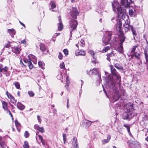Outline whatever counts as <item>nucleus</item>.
<instances>
[{"label":"nucleus","instance_id":"obj_59","mask_svg":"<svg viewBox=\"0 0 148 148\" xmlns=\"http://www.w3.org/2000/svg\"><path fill=\"white\" fill-rule=\"evenodd\" d=\"M130 127H128V128H127V130L128 131V133H129V134L130 135H132L131 134L130 132Z\"/></svg>","mask_w":148,"mask_h":148},{"label":"nucleus","instance_id":"obj_36","mask_svg":"<svg viewBox=\"0 0 148 148\" xmlns=\"http://www.w3.org/2000/svg\"><path fill=\"white\" fill-rule=\"evenodd\" d=\"M23 147L24 148H29L28 143L27 141H25L24 142V144L23 145Z\"/></svg>","mask_w":148,"mask_h":148},{"label":"nucleus","instance_id":"obj_21","mask_svg":"<svg viewBox=\"0 0 148 148\" xmlns=\"http://www.w3.org/2000/svg\"><path fill=\"white\" fill-rule=\"evenodd\" d=\"M8 69L7 66L3 68L2 66H0V72L5 74L8 71Z\"/></svg>","mask_w":148,"mask_h":148},{"label":"nucleus","instance_id":"obj_42","mask_svg":"<svg viewBox=\"0 0 148 148\" xmlns=\"http://www.w3.org/2000/svg\"><path fill=\"white\" fill-rule=\"evenodd\" d=\"M134 14V12L132 9H130L129 10V14L131 16H133Z\"/></svg>","mask_w":148,"mask_h":148},{"label":"nucleus","instance_id":"obj_31","mask_svg":"<svg viewBox=\"0 0 148 148\" xmlns=\"http://www.w3.org/2000/svg\"><path fill=\"white\" fill-rule=\"evenodd\" d=\"M38 136L42 145L44 146H45V140L43 139L42 137L40 135H38Z\"/></svg>","mask_w":148,"mask_h":148},{"label":"nucleus","instance_id":"obj_24","mask_svg":"<svg viewBox=\"0 0 148 148\" xmlns=\"http://www.w3.org/2000/svg\"><path fill=\"white\" fill-rule=\"evenodd\" d=\"M111 136L110 135L108 134L107 136V139L103 140L102 141V142L103 144H105L108 143L109 140H110Z\"/></svg>","mask_w":148,"mask_h":148},{"label":"nucleus","instance_id":"obj_4","mask_svg":"<svg viewBox=\"0 0 148 148\" xmlns=\"http://www.w3.org/2000/svg\"><path fill=\"white\" fill-rule=\"evenodd\" d=\"M69 25L71 28L70 33L71 34L72 32L76 29L78 25V22L77 20L71 19L69 21Z\"/></svg>","mask_w":148,"mask_h":148},{"label":"nucleus","instance_id":"obj_27","mask_svg":"<svg viewBox=\"0 0 148 148\" xmlns=\"http://www.w3.org/2000/svg\"><path fill=\"white\" fill-rule=\"evenodd\" d=\"M2 104L3 106V108L5 110H7L8 109L7 108V103L4 101H3L2 102Z\"/></svg>","mask_w":148,"mask_h":148},{"label":"nucleus","instance_id":"obj_19","mask_svg":"<svg viewBox=\"0 0 148 148\" xmlns=\"http://www.w3.org/2000/svg\"><path fill=\"white\" fill-rule=\"evenodd\" d=\"M17 107L19 110H23L25 108L24 105L19 102H18L17 104Z\"/></svg>","mask_w":148,"mask_h":148},{"label":"nucleus","instance_id":"obj_18","mask_svg":"<svg viewBox=\"0 0 148 148\" xmlns=\"http://www.w3.org/2000/svg\"><path fill=\"white\" fill-rule=\"evenodd\" d=\"M34 129L38 130L39 132L42 133H43L44 132V130L43 127H40L38 125H35L34 126Z\"/></svg>","mask_w":148,"mask_h":148},{"label":"nucleus","instance_id":"obj_37","mask_svg":"<svg viewBox=\"0 0 148 148\" xmlns=\"http://www.w3.org/2000/svg\"><path fill=\"white\" fill-rule=\"evenodd\" d=\"M131 29L132 32V34L134 36H136L137 33L135 30H134V28L132 26H131Z\"/></svg>","mask_w":148,"mask_h":148},{"label":"nucleus","instance_id":"obj_22","mask_svg":"<svg viewBox=\"0 0 148 148\" xmlns=\"http://www.w3.org/2000/svg\"><path fill=\"white\" fill-rule=\"evenodd\" d=\"M144 54L146 60L145 64L148 66V52L147 51L145 50L144 51Z\"/></svg>","mask_w":148,"mask_h":148},{"label":"nucleus","instance_id":"obj_48","mask_svg":"<svg viewBox=\"0 0 148 148\" xmlns=\"http://www.w3.org/2000/svg\"><path fill=\"white\" fill-rule=\"evenodd\" d=\"M60 66L61 69H62L65 68V65L64 63L62 62V63H61L60 65Z\"/></svg>","mask_w":148,"mask_h":148},{"label":"nucleus","instance_id":"obj_40","mask_svg":"<svg viewBox=\"0 0 148 148\" xmlns=\"http://www.w3.org/2000/svg\"><path fill=\"white\" fill-rule=\"evenodd\" d=\"M29 133L27 131H26L25 132L24 136L26 138H28L29 136Z\"/></svg>","mask_w":148,"mask_h":148},{"label":"nucleus","instance_id":"obj_44","mask_svg":"<svg viewBox=\"0 0 148 148\" xmlns=\"http://www.w3.org/2000/svg\"><path fill=\"white\" fill-rule=\"evenodd\" d=\"M92 122L90 121H89L88 120H86V124L88 125L87 126H86V127L88 128L91 125Z\"/></svg>","mask_w":148,"mask_h":148},{"label":"nucleus","instance_id":"obj_17","mask_svg":"<svg viewBox=\"0 0 148 148\" xmlns=\"http://www.w3.org/2000/svg\"><path fill=\"white\" fill-rule=\"evenodd\" d=\"M126 37L123 33H121L119 35V39L120 42V44H123V42L125 40Z\"/></svg>","mask_w":148,"mask_h":148},{"label":"nucleus","instance_id":"obj_34","mask_svg":"<svg viewBox=\"0 0 148 148\" xmlns=\"http://www.w3.org/2000/svg\"><path fill=\"white\" fill-rule=\"evenodd\" d=\"M15 123L16 126L17 128H19L21 127L20 124L17 120H15Z\"/></svg>","mask_w":148,"mask_h":148},{"label":"nucleus","instance_id":"obj_26","mask_svg":"<svg viewBox=\"0 0 148 148\" xmlns=\"http://www.w3.org/2000/svg\"><path fill=\"white\" fill-rule=\"evenodd\" d=\"M26 62L28 66L30 69H32L33 68V66L31 61L27 60Z\"/></svg>","mask_w":148,"mask_h":148},{"label":"nucleus","instance_id":"obj_39","mask_svg":"<svg viewBox=\"0 0 148 148\" xmlns=\"http://www.w3.org/2000/svg\"><path fill=\"white\" fill-rule=\"evenodd\" d=\"M123 44H120V47L119 48V51H120V53H122L123 52Z\"/></svg>","mask_w":148,"mask_h":148},{"label":"nucleus","instance_id":"obj_28","mask_svg":"<svg viewBox=\"0 0 148 148\" xmlns=\"http://www.w3.org/2000/svg\"><path fill=\"white\" fill-rule=\"evenodd\" d=\"M8 32L12 36V35L13 36L15 34V31L13 29H8Z\"/></svg>","mask_w":148,"mask_h":148},{"label":"nucleus","instance_id":"obj_8","mask_svg":"<svg viewBox=\"0 0 148 148\" xmlns=\"http://www.w3.org/2000/svg\"><path fill=\"white\" fill-rule=\"evenodd\" d=\"M116 21L117 23L115 25L116 29L118 32H120L121 29L122 23L120 20L118 19L116 20Z\"/></svg>","mask_w":148,"mask_h":148},{"label":"nucleus","instance_id":"obj_6","mask_svg":"<svg viewBox=\"0 0 148 148\" xmlns=\"http://www.w3.org/2000/svg\"><path fill=\"white\" fill-rule=\"evenodd\" d=\"M70 15L72 17L76 19L77 16L79 15V12H78L76 8L72 7L70 9Z\"/></svg>","mask_w":148,"mask_h":148},{"label":"nucleus","instance_id":"obj_63","mask_svg":"<svg viewBox=\"0 0 148 148\" xmlns=\"http://www.w3.org/2000/svg\"><path fill=\"white\" fill-rule=\"evenodd\" d=\"M66 81H67L69 83V79L68 76L66 78Z\"/></svg>","mask_w":148,"mask_h":148},{"label":"nucleus","instance_id":"obj_30","mask_svg":"<svg viewBox=\"0 0 148 148\" xmlns=\"http://www.w3.org/2000/svg\"><path fill=\"white\" fill-rule=\"evenodd\" d=\"M40 50L44 52L46 50V48L45 45L43 43H40Z\"/></svg>","mask_w":148,"mask_h":148},{"label":"nucleus","instance_id":"obj_11","mask_svg":"<svg viewBox=\"0 0 148 148\" xmlns=\"http://www.w3.org/2000/svg\"><path fill=\"white\" fill-rule=\"evenodd\" d=\"M127 143L130 146L133 147H136L139 144V143L136 141L132 140L128 141Z\"/></svg>","mask_w":148,"mask_h":148},{"label":"nucleus","instance_id":"obj_38","mask_svg":"<svg viewBox=\"0 0 148 148\" xmlns=\"http://www.w3.org/2000/svg\"><path fill=\"white\" fill-rule=\"evenodd\" d=\"M28 94L29 96L30 97H33L34 95V93L32 91H28Z\"/></svg>","mask_w":148,"mask_h":148},{"label":"nucleus","instance_id":"obj_55","mask_svg":"<svg viewBox=\"0 0 148 148\" xmlns=\"http://www.w3.org/2000/svg\"><path fill=\"white\" fill-rule=\"evenodd\" d=\"M69 83L67 81H66V84L65 86V87H66V88L67 89V90L68 89V87L69 86Z\"/></svg>","mask_w":148,"mask_h":148},{"label":"nucleus","instance_id":"obj_32","mask_svg":"<svg viewBox=\"0 0 148 148\" xmlns=\"http://www.w3.org/2000/svg\"><path fill=\"white\" fill-rule=\"evenodd\" d=\"M38 65L42 69H44V64L41 61H40L38 62Z\"/></svg>","mask_w":148,"mask_h":148},{"label":"nucleus","instance_id":"obj_35","mask_svg":"<svg viewBox=\"0 0 148 148\" xmlns=\"http://www.w3.org/2000/svg\"><path fill=\"white\" fill-rule=\"evenodd\" d=\"M14 85L16 88L18 89H19L20 88V84L18 82H16L14 83Z\"/></svg>","mask_w":148,"mask_h":148},{"label":"nucleus","instance_id":"obj_16","mask_svg":"<svg viewBox=\"0 0 148 148\" xmlns=\"http://www.w3.org/2000/svg\"><path fill=\"white\" fill-rule=\"evenodd\" d=\"M72 145L74 148H78V143L76 137H74L72 142Z\"/></svg>","mask_w":148,"mask_h":148},{"label":"nucleus","instance_id":"obj_33","mask_svg":"<svg viewBox=\"0 0 148 148\" xmlns=\"http://www.w3.org/2000/svg\"><path fill=\"white\" fill-rule=\"evenodd\" d=\"M139 45V44H137L136 45H135V46H133L131 51V52H134V51L136 48H137Z\"/></svg>","mask_w":148,"mask_h":148},{"label":"nucleus","instance_id":"obj_3","mask_svg":"<svg viewBox=\"0 0 148 148\" xmlns=\"http://www.w3.org/2000/svg\"><path fill=\"white\" fill-rule=\"evenodd\" d=\"M124 108H126L127 110H129L130 111L128 112V115L130 116V115L132 114H133L132 116H131L130 118L133 117L135 115V112L134 111V109L133 108V106L132 104L130 103H128L125 106Z\"/></svg>","mask_w":148,"mask_h":148},{"label":"nucleus","instance_id":"obj_9","mask_svg":"<svg viewBox=\"0 0 148 148\" xmlns=\"http://www.w3.org/2000/svg\"><path fill=\"white\" fill-rule=\"evenodd\" d=\"M121 3L123 6L125 7H128L130 6V3L131 0H121Z\"/></svg>","mask_w":148,"mask_h":148},{"label":"nucleus","instance_id":"obj_2","mask_svg":"<svg viewBox=\"0 0 148 148\" xmlns=\"http://www.w3.org/2000/svg\"><path fill=\"white\" fill-rule=\"evenodd\" d=\"M112 4L113 10L115 12H118V16L119 17L122 13V8L117 0H114Z\"/></svg>","mask_w":148,"mask_h":148},{"label":"nucleus","instance_id":"obj_14","mask_svg":"<svg viewBox=\"0 0 148 148\" xmlns=\"http://www.w3.org/2000/svg\"><path fill=\"white\" fill-rule=\"evenodd\" d=\"M58 19L59 20V23L58 24V29L59 31H61L63 29V25L62 22L61 17L60 16H58Z\"/></svg>","mask_w":148,"mask_h":148},{"label":"nucleus","instance_id":"obj_60","mask_svg":"<svg viewBox=\"0 0 148 148\" xmlns=\"http://www.w3.org/2000/svg\"><path fill=\"white\" fill-rule=\"evenodd\" d=\"M123 126L125 127H126L127 128H128L129 127H130V125H127V124H124Z\"/></svg>","mask_w":148,"mask_h":148},{"label":"nucleus","instance_id":"obj_50","mask_svg":"<svg viewBox=\"0 0 148 148\" xmlns=\"http://www.w3.org/2000/svg\"><path fill=\"white\" fill-rule=\"evenodd\" d=\"M58 58L60 59V60H62L63 58V55H62V54L60 53V52H59V55H58Z\"/></svg>","mask_w":148,"mask_h":148},{"label":"nucleus","instance_id":"obj_10","mask_svg":"<svg viewBox=\"0 0 148 148\" xmlns=\"http://www.w3.org/2000/svg\"><path fill=\"white\" fill-rule=\"evenodd\" d=\"M28 57L29 58L28 60L32 61L35 64L37 63V59L34 55L32 54H29L28 56Z\"/></svg>","mask_w":148,"mask_h":148},{"label":"nucleus","instance_id":"obj_20","mask_svg":"<svg viewBox=\"0 0 148 148\" xmlns=\"http://www.w3.org/2000/svg\"><path fill=\"white\" fill-rule=\"evenodd\" d=\"M85 45V43L84 41V40L81 39L79 42H78V44H76V46L78 48L79 45L81 47H83Z\"/></svg>","mask_w":148,"mask_h":148},{"label":"nucleus","instance_id":"obj_64","mask_svg":"<svg viewBox=\"0 0 148 148\" xmlns=\"http://www.w3.org/2000/svg\"><path fill=\"white\" fill-rule=\"evenodd\" d=\"M60 33H58H58H56L55 34V36L56 37L57 36H58V35H60Z\"/></svg>","mask_w":148,"mask_h":148},{"label":"nucleus","instance_id":"obj_43","mask_svg":"<svg viewBox=\"0 0 148 148\" xmlns=\"http://www.w3.org/2000/svg\"><path fill=\"white\" fill-rule=\"evenodd\" d=\"M63 139L64 140V144H65L66 142V135L65 134H63Z\"/></svg>","mask_w":148,"mask_h":148},{"label":"nucleus","instance_id":"obj_13","mask_svg":"<svg viewBox=\"0 0 148 148\" xmlns=\"http://www.w3.org/2000/svg\"><path fill=\"white\" fill-rule=\"evenodd\" d=\"M75 53L76 56L80 55L84 56L86 54L85 51L84 50H79V49L76 50Z\"/></svg>","mask_w":148,"mask_h":148},{"label":"nucleus","instance_id":"obj_23","mask_svg":"<svg viewBox=\"0 0 148 148\" xmlns=\"http://www.w3.org/2000/svg\"><path fill=\"white\" fill-rule=\"evenodd\" d=\"M50 5L51 6V8L50 10H52V11L53 12L55 11L53 9L56 8V5L55 2L53 1H51L50 2Z\"/></svg>","mask_w":148,"mask_h":148},{"label":"nucleus","instance_id":"obj_47","mask_svg":"<svg viewBox=\"0 0 148 148\" xmlns=\"http://www.w3.org/2000/svg\"><path fill=\"white\" fill-rule=\"evenodd\" d=\"M63 52L66 56L68 55L69 54L68 50L66 49H64L63 50Z\"/></svg>","mask_w":148,"mask_h":148},{"label":"nucleus","instance_id":"obj_5","mask_svg":"<svg viewBox=\"0 0 148 148\" xmlns=\"http://www.w3.org/2000/svg\"><path fill=\"white\" fill-rule=\"evenodd\" d=\"M112 32H106V34L103 36L102 41L103 42L106 44H108L111 38Z\"/></svg>","mask_w":148,"mask_h":148},{"label":"nucleus","instance_id":"obj_7","mask_svg":"<svg viewBox=\"0 0 148 148\" xmlns=\"http://www.w3.org/2000/svg\"><path fill=\"white\" fill-rule=\"evenodd\" d=\"M124 109L125 110V112L123 113L122 115L123 119H126L130 118V117H131V116H132L133 115V114H132V115L131 114V115H130V116H129L128 115V112L130 111V110H127V109H126L125 108Z\"/></svg>","mask_w":148,"mask_h":148},{"label":"nucleus","instance_id":"obj_25","mask_svg":"<svg viewBox=\"0 0 148 148\" xmlns=\"http://www.w3.org/2000/svg\"><path fill=\"white\" fill-rule=\"evenodd\" d=\"M114 66L118 69L123 70V66L120 64L118 63L115 64Z\"/></svg>","mask_w":148,"mask_h":148},{"label":"nucleus","instance_id":"obj_45","mask_svg":"<svg viewBox=\"0 0 148 148\" xmlns=\"http://www.w3.org/2000/svg\"><path fill=\"white\" fill-rule=\"evenodd\" d=\"M110 49V47H104L102 50V51L103 52H106L108 51V50Z\"/></svg>","mask_w":148,"mask_h":148},{"label":"nucleus","instance_id":"obj_46","mask_svg":"<svg viewBox=\"0 0 148 148\" xmlns=\"http://www.w3.org/2000/svg\"><path fill=\"white\" fill-rule=\"evenodd\" d=\"M10 101L13 104H15L16 102V101L14 97L10 99Z\"/></svg>","mask_w":148,"mask_h":148},{"label":"nucleus","instance_id":"obj_41","mask_svg":"<svg viewBox=\"0 0 148 148\" xmlns=\"http://www.w3.org/2000/svg\"><path fill=\"white\" fill-rule=\"evenodd\" d=\"M140 53H138L137 52H134V56L136 57V58H138L139 57Z\"/></svg>","mask_w":148,"mask_h":148},{"label":"nucleus","instance_id":"obj_52","mask_svg":"<svg viewBox=\"0 0 148 148\" xmlns=\"http://www.w3.org/2000/svg\"><path fill=\"white\" fill-rule=\"evenodd\" d=\"M10 42H9L8 44H7L5 45V46L4 47L6 48H9L11 46V45L10 44Z\"/></svg>","mask_w":148,"mask_h":148},{"label":"nucleus","instance_id":"obj_1","mask_svg":"<svg viewBox=\"0 0 148 148\" xmlns=\"http://www.w3.org/2000/svg\"><path fill=\"white\" fill-rule=\"evenodd\" d=\"M110 67L112 74L116 78L115 83L112 80H111L109 83V86L110 88L109 90L110 91V94L111 93V97L113 99L114 101H115L118 100L121 97L120 95L118 92L117 88L118 86L120 85L121 77L113 66H110Z\"/></svg>","mask_w":148,"mask_h":148},{"label":"nucleus","instance_id":"obj_53","mask_svg":"<svg viewBox=\"0 0 148 148\" xmlns=\"http://www.w3.org/2000/svg\"><path fill=\"white\" fill-rule=\"evenodd\" d=\"M7 95L8 96V97L10 99H11L12 97H13L12 96V95L11 94H10V93L9 94H8V95Z\"/></svg>","mask_w":148,"mask_h":148},{"label":"nucleus","instance_id":"obj_61","mask_svg":"<svg viewBox=\"0 0 148 148\" xmlns=\"http://www.w3.org/2000/svg\"><path fill=\"white\" fill-rule=\"evenodd\" d=\"M107 57H110L112 56V53H108L107 54Z\"/></svg>","mask_w":148,"mask_h":148},{"label":"nucleus","instance_id":"obj_12","mask_svg":"<svg viewBox=\"0 0 148 148\" xmlns=\"http://www.w3.org/2000/svg\"><path fill=\"white\" fill-rule=\"evenodd\" d=\"M21 50L20 47L19 46L12 47V51L16 54H19Z\"/></svg>","mask_w":148,"mask_h":148},{"label":"nucleus","instance_id":"obj_15","mask_svg":"<svg viewBox=\"0 0 148 148\" xmlns=\"http://www.w3.org/2000/svg\"><path fill=\"white\" fill-rule=\"evenodd\" d=\"M124 26L125 31H127L130 29V27H131V26L130 25L129 21L127 19L125 21Z\"/></svg>","mask_w":148,"mask_h":148},{"label":"nucleus","instance_id":"obj_49","mask_svg":"<svg viewBox=\"0 0 148 148\" xmlns=\"http://www.w3.org/2000/svg\"><path fill=\"white\" fill-rule=\"evenodd\" d=\"M21 42L22 44L26 45H27V42L25 40H23L21 41Z\"/></svg>","mask_w":148,"mask_h":148},{"label":"nucleus","instance_id":"obj_57","mask_svg":"<svg viewBox=\"0 0 148 148\" xmlns=\"http://www.w3.org/2000/svg\"><path fill=\"white\" fill-rule=\"evenodd\" d=\"M37 119H38V122L41 123V118L39 116V115L37 116Z\"/></svg>","mask_w":148,"mask_h":148},{"label":"nucleus","instance_id":"obj_62","mask_svg":"<svg viewBox=\"0 0 148 148\" xmlns=\"http://www.w3.org/2000/svg\"><path fill=\"white\" fill-rule=\"evenodd\" d=\"M19 23H20V24L22 25L24 27H25V25L23 24V23H22L20 21H19Z\"/></svg>","mask_w":148,"mask_h":148},{"label":"nucleus","instance_id":"obj_54","mask_svg":"<svg viewBox=\"0 0 148 148\" xmlns=\"http://www.w3.org/2000/svg\"><path fill=\"white\" fill-rule=\"evenodd\" d=\"M7 95L8 96V97L10 99H11L12 97H13L12 96V95L11 94H10V93L9 94H8V95Z\"/></svg>","mask_w":148,"mask_h":148},{"label":"nucleus","instance_id":"obj_29","mask_svg":"<svg viewBox=\"0 0 148 148\" xmlns=\"http://www.w3.org/2000/svg\"><path fill=\"white\" fill-rule=\"evenodd\" d=\"M99 70L97 68H94L92 71V74L93 75H96L98 73Z\"/></svg>","mask_w":148,"mask_h":148},{"label":"nucleus","instance_id":"obj_51","mask_svg":"<svg viewBox=\"0 0 148 148\" xmlns=\"http://www.w3.org/2000/svg\"><path fill=\"white\" fill-rule=\"evenodd\" d=\"M0 146L1 148H5L6 145L4 143H2L0 144Z\"/></svg>","mask_w":148,"mask_h":148},{"label":"nucleus","instance_id":"obj_58","mask_svg":"<svg viewBox=\"0 0 148 148\" xmlns=\"http://www.w3.org/2000/svg\"><path fill=\"white\" fill-rule=\"evenodd\" d=\"M7 113H8V112H9V114L10 115V116L11 117H12V118H13V116H12V114H11L10 111L9 110H7Z\"/></svg>","mask_w":148,"mask_h":148},{"label":"nucleus","instance_id":"obj_56","mask_svg":"<svg viewBox=\"0 0 148 148\" xmlns=\"http://www.w3.org/2000/svg\"><path fill=\"white\" fill-rule=\"evenodd\" d=\"M89 53L91 54L92 56H94V51H92V50H90L89 51Z\"/></svg>","mask_w":148,"mask_h":148}]
</instances>
